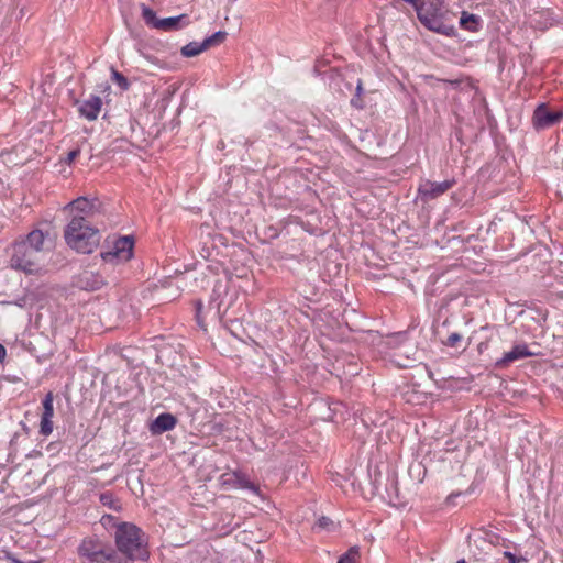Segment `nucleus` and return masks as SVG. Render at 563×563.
<instances>
[{"instance_id": "f257e3e1", "label": "nucleus", "mask_w": 563, "mask_h": 563, "mask_svg": "<svg viewBox=\"0 0 563 563\" xmlns=\"http://www.w3.org/2000/svg\"><path fill=\"white\" fill-rule=\"evenodd\" d=\"M114 539L121 560H126L128 563H131V561L146 560L148 558L144 534L136 526L128 522L118 525Z\"/></svg>"}, {"instance_id": "f03ea898", "label": "nucleus", "mask_w": 563, "mask_h": 563, "mask_svg": "<svg viewBox=\"0 0 563 563\" xmlns=\"http://www.w3.org/2000/svg\"><path fill=\"white\" fill-rule=\"evenodd\" d=\"M66 244L78 253L90 254L99 245L100 233L82 218H71L64 230Z\"/></svg>"}, {"instance_id": "7ed1b4c3", "label": "nucleus", "mask_w": 563, "mask_h": 563, "mask_svg": "<svg viewBox=\"0 0 563 563\" xmlns=\"http://www.w3.org/2000/svg\"><path fill=\"white\" fill-rule=\"evenodd\" d=\"M78 553L96 563H128L126 560H121L118 553L95 538L85 539L78 548Z\"/></svg>"}, {"instance_id": "20e7f679", "label": "nucleus", "mask_w": 563, "mask_h": 563, "mask_svg": "<svg viewBox=\"0 0 563 563\" xmlns=\"http://www.w3.org/2000/svg\"><path fill=\"white\" fill-rule=\"evenodd\" d=\"M40 256L36 250L27 247V244L16 242L13 245V253L10 265L14 269L22 271L26 274H34L40 271Z\"/></svg>"}, {"instance_id": "39448f33", "label": "nucleus", "mask_w": 563, "mask_h": 563, "mask_svg": "<svg viewBox=\"0 0 563 563\" xmlns=\"http://www.w3.org/2000/svg\"><path fill=\"white\" fill-rule=\"evenodd\" d=\"M142 18L146 25L164 32L176 31L190 23L187 14L159 19L152 9L145 5L142 8Z\"/></svg>"}, {"instance_id": "423d86ee", "label": "nucleus", "mask_w": 563, "mask_h": 563, "mask_svg": "<svg viewBox=\"0 0 563 563\" xmlns=\"http://www.w3.org/2000/svg\"><path fill=\"white\" fill-rule=\"evenodd\" d=\"M134 241L131 236L119 238L111 251L102 252L101 257L104 262H128L133 255Z\"/></svg>"}, {"instance_id": "0eeeda50", "label": "nucleus", "mask_w": 563, "mask_h": 563, "mask_svg": "<svg viewBox=\"0 0 563 563\" xmlns=\"http://www.w3.org/2000/svg\"><path fill=\"white\" fill-rule=\"evenodd\" d=\"M563 119V110L551 111L547 103H540L533 111L532 125L536 130H544L558 124Z\"/></svg>"}, {"instance_id": "6e6552de", "label": "nucleus", "mask_w": 563, "mask_h": 563, "mask_svg": "<svg viewBox=\"0 0 563 563\" xmlns=\"http://www.w3.org/2000/svg\"><path fill=\"white\" fill-rule=\"evenodd\" d=\"M219 485L222 489H244L247 488L260 495L258 487L253 484L244 474L233 471L222 474L219 477Z\"/></svg>"}, {"instance_id": "1a4fd4ad", "label": "nucleus", "mask_w": 563, "mask_h": 563, "mask_svg": "<svg viewBox=\"0 0 563 563\" xmlns=\"http://www.w3.org/2000/svg\"><path fill=\"white\" fill-rule=\"evenodd\" d=\"M66 209L70 211L71 218H82L85 222H90V219L97 212V206L93 200L86 197H79L67 205Z\"/></svg>"}, {"instance_id": "9d476101", "label": "nucleus", "mask_w": 563, "mask_h": 563, "mask_svg": "<svg viewBox=\"0 0 563 563\" xmlns=\"http://www.w3.org/2000/svg\"><path fill=\"white\" fill-rule=\"evenodd\" d=\"M455 185V180H444L442 183H435L431 180H424L418 188L419 196L424 200L435 199Z\"/></svg>"}, {"instance_id": "9b49d317", "label": "nucleus", "mask_w": 563, "mask_h": 563, "mask_svg": "<svg viewBox=\"0 0 563 563\" xmlns=\"http://www.w3.org/2000/svg\"><path fill=\"white\" fill-rule=\"evenodd\" d=\"M419 21L429 30L444 33V25L438 14V9L426 8L424 3L416 9Z\"/></svg>"}, {"instance_id": "f8f14e48", "label": "nucleus", "mask_w": 563, "mask_h": 563, "mask_svg": "<svg viewBox=\"0 0 563 563\" xmlns=\"http://www.w3.org/2000/svg\"><path fill=\"white\" fill-rule=\"evenodd\" d=\"M43 412L41 416L40 432L47 437L53 432L54 395L47 393L42 401Z\"/></svg>"}, {"instance_id": "ddd939ff", "label": "nucleus", "mask_w": 563, "mask_h": 563, "mask_svg": "<svg viewBox=\"0 0 563 563\" xmlns=\"http://www.w3.org/2000/svg\"><path fill=\"white\" fill-rule=\"evenodd\" d=\"M533 355H536V353L530 351L527 344H517L496 362V366L499 368H505L518 360L527 358Z\"/></svg>"}, {"instance_id": "4468645a", "label": "nucleus", "mask_w": 563, "mask_h": 563, "mask_svg": "<svg viewBox=\"0 0 563 563\" xmlns=\"http://www.w3.org/2000/svg\"><path fill=\"white\" fill-rule=\"evenodd\" d=\"M102 107V100L98 96H90L87 100L79 103L78 111L80 115L88 121H93L98 118Z\"/></svg>"}, {"instance_id": "2eb2a0df", "label": "nucleus", "mask_w": 563, "mask_h": 563, "mask_svg": "<svg viewBox=\"0 0 563 563\" xmlns=\"http://www.w3.org/2000/svg\"><path fill=\"white\" fill-rule=\"evenodd\" d=\"M384 463H368L367 470H368V477L371 481V488L368 492H364L365 498H373L375 495L378 494L379 486L382 484V466Z\"/></svg>"}, {"instance_id": "dca6fc26", "label": "nucleus", "mask_w": 563, "mask_h": 563, "mask_svg": "<svg viewBox=\"0 0 563 563\" xmlns=\"http://www.w3.org/2000/svg\"><path fill=\"white\" fill-rule=\"evenodd\" d=\"M177 423V419L172 413H161L151 423L150 430L153 434H161L173 430Z\"/></svg>"}, {"instance_id": "f3484780", "label": "nucleus", "mask_w": 563, "mask_h": 563, "mask_svg": "<svg viewBox=\"0 0 563 563\" xmlns=\"http://www.w3.org/2000/svg\"><path fill=\"white\" fill-rule=\"evenodd\" d=\"M80 284L85 290L95 291L102 288L106 282L99 274L86 272L80 278Z\"/></svg>"}, {"instance_id": "a211bd4d", "label": "nucleus", "mask_w": 563, "mask_h": 563, "mask_svg": "<svg viewBox=\"0 0 563 563\" xmlns=\"http://www.w3.org/2000/svg\"><path fill=\"white\" fill-rule=\"evenodd\" d=\"M407 472L409 478L413 483L419 484L423 481L427 474V467L421 460H412L408 465Z\"/></svg>"}, {"instance_id": "6ab92c4d", "label": "nucleus", "mask_w": 563, "mask_h": 563, "mask_svg": "<svg viewBox=\"0 0 563 563\" xmlns=\"http://www.w3.org/2000/svg\"><path fill=\"white\" fill-rule=\"evenodd\" d=\"M45 235L41 230L31 231L26 239L20 241L22 244H27V247H32L41 254L43 244H44Z\"/></svg>"}, {"instance_id": "aec40b11", "label": "nucleus", "mask_w": 563, "mask_h": 563, "mask_svg": "<svg viewBox=\"0 0 563 563\" xmlns=\"http://www.w3.org/2000/svg\"><path fill=\"white\" fill-rule=\"evenodd\" d=\"M481 24V18L468 13L466 11L462 12L461 19H460V25L463 30L470 31V32H476L479 29Z\"/></svg>"}, {"instance_id": "412c9836", "label": "nucleus", "mask_w": 563, "mask_h": 563, "mask_svg": "<svg viewBox=\"0 0 563 563\" xmlns=\"http://www.w3.org/2000/svg\"><path fill=\"white\" fill-rule=\"evenodd\" d=\"M205 51H207V47L203 42H190L181 47L180 53L184 57H195Z\"/></svg>"}, {"instance_id": "4be33fe9", "label": "nucleus", "mask_w": 563, "mask_h": 563, "mask_svg": "<svg viewBox=\"0 0 563 563\" xmlns=\"http://www.w3.org/2000/svg\"><path fill=\"white\" fill-rule=\"evenodd\" d=\"M360 560L361 549L358 545H353L339 558L336 563H358Z\"/></svg>"}, {"instance_id": "5701e85b", "label": "nucleus", "mask_w": 563, "mask_h": 563, "mask_svg": "<svg viewBox=\"0 0 563 563\" xmlns=\"http://www.w3.org/2000/svg\"><path fill=\"white\" fill-rule=\"evenodd\" d=\"M387 500L394 505L405 504V496L401 494L397 483H393L390 488L387 487Z\"/></svg>"}, {"instance_id": "b1692460", "label": "nucleus", "mask_w": 563, "mask_h": 563, "mask_svg": "<svg viewBox=\"0 0 563 563\" xmlns=\"http://www.w3.org/2000/svg\"><path fill=\"white\" fill-rule=\"evenodd\" d=\"M227 33L225 32H216L211 36L203 40V44L206 45L207 49H209L212 46L221 44L225 40Z\"/></svg>"}, {"instance_id": "393cba45", "label": "nucleus", "mask_w": 563, "mask_h": 563, "mask_svg": "<svg viewBox=\"0 0 563 563\" xmlns=\"http://www.w3.org/2000/svg\"><path fill=\"white\" fill-rule=\"evenodd\" d=\"M111 78L122 90L129 89L130 82L126 77L114 68H111Z\"/></svg>"}, {"instance_id": "a878e982", "label": "nucleus", "mask_w": 563, "mask_h": 563, "mask_svg": "<svg viewBox=\"0 0 563 563\" xmlns=\"http://www.w3.org/2000/svg\"><path fill=\"white\" fill-rule=\"evenodd\" d=\"M100 501L103 506H108L111 509H120L118 500L110 493H104L100 495Z\"/></svg>"}, {"instance_id": "bb28decb", "label": "nucleus", "mask_w": 563, "mask_h": 563, "mask_svg": "<svg viewBox=\"0 0 563 563\" xmlns=\"http://www.w3.org/2000/svg\"><path fill=\"white\" fill-rule=\"evenodd\" d=\"M463 336L460 333H451L445 341H443V344L450 347H457L462 341Z\"/></svg>"}, {"instance_id": "cd10ccee", "label": "nucleus", "mask_w": 563, "mask_h": 563, "mask_svg": "<svg viewBox=\"0 0 563 563\" xmlns=\"http://www.w3.org/2000/svg\"><path fill=\"white\" fill-rule=\"evenodd\" d=\"M80 155V150L79 148H75V150H71L70 152L67 153V156L66 158L64 159V162L68 165L73 164L74 161Z\"/></svg>"}, {"instance_id": "c85d7f7f", "label": "nucleus", "mask_w": 563, "mask_h": 563, "mask_svg": "<svg viewBox=\"0 0 563 563\" xmlns=\"http://www.w3.org/2000/svg\"><path fill=\"white\" fill-rule=\"evenodd\" d=\"M331 523L332 521L327 517H322L318 520V527L320 528H327Z\"/></svg>"}, {"instance_id": "c756f323", "label": "nucleus", "mask_w": 563, "mask_h": 563, "mask_svg": "<svg viewBox=\"0 0 563 563\" xmlns=\"http://www.w3.org/2000/svg\"><path fill=\"white\" fill-rule=\"evenodd\" d=\"M504 556L508 559V563H518V559L510 552H504Z\"/></svg>"}, {"instance_id": "7c9ffc66", "label": "nucleus", "mask_w": 563, "mask_h": 563, "mask_svg": "<svg viewBox=\"0 0 563 563\" xmlns=\"http://www.w3.org/2000/svg\"><path fill=\"white\" fill-rule=\"evenodd\" d=\"M5 356V349L0 344V361H2Z\"/></svg>"}, {"instance_id": "2f4dec72", "label": "nucleus", "mask_w": 563, "mask_h": 563, "mask_svg": "<svg viewBox=\"0 0 563 563\" xmlns=\"http://www.w3.org/2000/svg\"><path fill=\"white\" fill-rule=\"evenodd\" d=\"M456 563H467L465 560H459Z\"/></svg>"}, {"instance_id": "473e14b6", "label": "nucleus", "mask_w": 563, "mask_h": 563, "mask_svg": "<svg viewBox=\"0 0 563 563\" xmlns=\"http://www.w3.org/2000/svg\"><path fill=\"white\" fill-rule=\"evenodd\" d=\"M107 519H110V517L109 516L108 517H102L103 521L107 520Z\"/></svg>"}]
</instances>
